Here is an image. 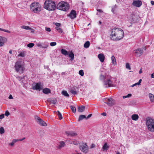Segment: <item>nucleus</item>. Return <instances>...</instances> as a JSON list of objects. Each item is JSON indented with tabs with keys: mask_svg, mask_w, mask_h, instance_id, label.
<instances>
[{
	"mask_svg": "<svg viewBox=\"0 0 154 154\" xmlns=\"http://www.w3.org/2000/svg\"><path fill=\"white\" fill-rule=\"evenodd\" d=\"M124 36V32L122 29L115 28L111 30L110 38L113 40L118 41L122 39Z\"/></svg>",
	"mask_w": 154,
	"mask_h": 154,
	"instance_id": "obj_1",
	"label": "nucleus"
},
{
	"mask_svg": "<svg viewBox=\"0 0 154 154\" xmlns=\"http://www.w3.org/2000/svg\"><path fill=\"white\" fill-rule=\"evenodd\" d=\"M100 79L103 83V86L105 88L113 86V82L112 78L110 76L106 75L104 76L101 74L100 76Z\"/></svg>",
	"mask_w": 154,
	"mask_h": 154,
	"instance_id": "obj_2",
	"label": "nucleus"
},
{
	"mask_svg": "<svg viewBox=\"0 0 154 154\" xmlns=\"http://www.w3.org/2000/svg\"><path fill=\"white\" fill-rule=\"evenodd\" d=\"M44 7L48 11H54L56 7L55 3L51 0L46 1Z\"/></svg>",
	"mask_w": 154,
	"mask_h": 154,
	"instance_id": "obj_3",
	"label": "nucleus"
},
{
	"mask_svg": "<svg viewBox=\"0 0 154 154\" xmlns=\"http://www.w3.org/2000/svg\"><path fill=\"white\" fill-rule=\"evenodd\" d=\"M69 8V5L68 3L64 2H61L59 3L57 6V8L59 10L66 11Z\"/></svg>",
	"mask_w": 154,
	"mask_h": 154,
	"instance_id": "obj_4",
	"label": "nucleus"
},
{
	"mask_svg": "<svg viewBox=\"0 0 154 154\" xmlns=\"http://www.w3.org/2000/svg\"><path fill=\"white\" fill-rule=\"evenodd\" d=\"M41 7L38 2L32 3L30 5L31 10L35 13H38L41 10Z\"/></svg>",
	"mask_w": 154,
	"mask_h": 154,
	"instance_id": "obj_5",
	"label": "nucleus"
},
{
	"mask_svg": "<svg viewBox=\"0 0 154 154\" xmlns=\"http://www.w3.org/2000/svg\"><path fill=\"white\" fill-rule=\"evenodd\" d=\"M146 124L148 130L151 132H154V120L152 119H146Z\"/></svg>",
	"mask_w": 154,
	"mask_h": 154,
	"instance_id": "obj_6",
	"label": "nucleus"
},
{
	"mask_svg": "<svg viewBox=\"0 0 154 154\" xmlns=\"http://www.w3.org/2000/svg\"><path fill=\"white\" fill-rule=\"evenodd\" d=\"M23 64L22 61H18L16 63L15 68L17 72H23Z\"/></svg>",
	"mask_w": 154,
	"mask_h": 154,
	"instance_id": "obj_7",
	"label": "nucleus"
},
{
	"mask_svg": "<svg viewBox=\"0 0 154 154\" xmlns=\"http://www.w3.org/2000/svg\"><path fill=\"white\" fill-rule=\"evenodd\" d=\"M103 102L107 104L109 106H111L114 104L115 102L113 99L111 97L104 98L103 99Z\"/></svg>",
	"mask_w": 154,
	"mask_h": 154,
	"instance_id": "obj_8",
	"label": "nucleus"
},
{
	"mask_svg": "<svg viewBox=\"0 0 154 154\" xmlns=\"http://www.w3.org/2000/svg\"><path fill=\"white\" fill-rule=\"evenodd\" d=\"M79 148L82 152L85 153L88 152V147L86 143H81L79 146Z\"/></svg>",
	"mask_w": 154,
	"mask_h": 154,
	"instance_id": "obj_9",
	"label": "nucleus"
},
{
	"mask_svg": "<svg viewBox=\"0 0 154 154\" xmlns=\"http://www.w3.org/2000/svg\"><path fill=\"white\" fill-rule=\"evenodd\" d=\"M35 118L36 122L40 125L44 126H46L47 125L46 123L38 116H35Z\"/></svg>",
	"mask_w": 154,
	"mask_h": 154,
	"instance_id": "obj_10",
	"label": "nucleus"
},
{
	"mask_svg": "<svg viewBox=\"0 0 154 154\" xmlns=\"http://www.w3.org/2000/svg\"><path fill=\"white\" fill-rule=\"evenodd\" d=\"M143 52V49L141 48H137L133 51V53L135 54V56L137 57H140L142 55Z\"/></svg>",
	"mask_w": 154,
	"mask_h": 154,
	"instance_id": "obj_11",
	"label": "nucleus"
},
{
	"mask_svg": "<svg viewBox=\"0 0 154 154\" xmlns=\"http://www.w3.org/2000/svg\"><path fill=\"white\" fill-rule=\"evenodd\" d=\"M132 5L137 7H140L142 5V2L139 0H135L133 1Z\"/></svg>",
	"mask_w": 154,
	"mask_h": 154,
	"instance_id": "obj_12",
	"label": "nucleus"
},
{
	"mask_svg": "<svg viewBox=\"0 0 154 154\" xmlns=\"http://www.w3.org/2000/svg\"><path fill=\"white\" fill-rule=\"evenodd\" d=\"M7 41V39L5 38L0 36V46H3Z\"/></svg>",
	"mask_w": 154,
	"mask_h": 154,
	"instance_id": "obj_13",
	"label": "nucleus"
},
{
	"mask_svg": "<svg viewBox=\"0 0 154 154\" xmlns=\"http://www.w3.org/2000/svg\"><path fill=\"white\" fill-rule=\"evenodd\" d=\"M76 11L72 10L70 12L69 16L72 19H73L76 17Z\"/></svg>",
	"mask_w": 154,
	"mask_h": 154,
	"instance_id": "obj_14",
	"label": "nucleus"
},
{
	"mask_svg": "<svg viewBox=\"0 0 154 154\" xmlns=\"http://www.w3.org/2000/svg\"><path fill=\"white\" fill-rule=\"evenodd\" d=\"M32 88L33 90H41L42 88L41 87V84L40 83H37L35 85H33Z\"/></svg>",
	"mask_w": 154,
	"mask_h": 154,
	"instance_id": "obj_15",
	"label": "nucleus"
},
{
	"mask_svg": "<svg viewBox=\"0 0 154 154\" xmlns=\"http://www.w3.org/2000/svg\"><path fill=\"white\" fill-rule=\"evenodd\" d=\"M98 58L101 62H103L104 61L105 57L103 54H100L98 55Z\"/></svg>",
	"mask_w": 154,
	"mask_h": 154,
	"instance_id": "obj_16",
	"label": "nucleus"
},
{
	"mask_svg": "<svg viewBox=\"0 0 154 154\" xmlns=\"http://www.w3.org/2000/svg\"><path fill=\"white\" fill-rule=\"evenodd\" d=\"M85 109V107L84 106H81L78 107V111L80 112H82L84 111Z\"/></svg>",
	"mask_w": 154,
	"mask_h": 154,
	"instance_id": "obj_17",
	"label": "nucleus"
},
{
	"mask_svg": "<svg viewBox=\"0 0 154 154\" xmlns=\"http://www.w3.org/2000/svg\"><path fill=\"white\" fill-rule=\"evenodd\" d=\"M48 101L50 102L51 103L54 104H55L57 102V100L55 98H49L48 99Z\"/></svg>",
	"mask_w": 154,
	"mask_h": 154,
	"instance_id": "obj_18",
	"label": "nucleus"
},
{
	"mask_svg": "<svg viewBox=\"0 0 154 154\" xmlns=\"http://www.w3.org/2000/svg\"><path fill=\"white\" fill-rule=\"evenodd\" d=\"M66 133L68 136H70L71 137L76 136L77 134L76 133L71 131H66Z\"/></svg>",
	"mask_w": 154,
	"mask_h": 154,
	"instance_id": "obj_19",
	"label": "nucleus"
},
{
	"mask_svg": "<svg viewBox=\"0 0 154 154\" xmlns=\"http://www.w3.org/2000/svg\"><path fill=\"white\" fill-rule=\"evenodd\" d=\"M43 92L46 94H48L51 93V91L50 89L47 88H45L43 89Z\"/></svg>",
	"mask_w": 154,
	"mask_h": 154,
	"instance_id": "obj_20",
	"label": "nucleus"
},
{
	"mask_svg": "<svg viewBox=\"0 0 154 154\" xmlns=\"http://www.w3.org/2000/svg\"><path fill=\"white\" fill-rule=\"evenodd\" d=\"M68 55L69 57L71 58L70 60L71 61L73 60L74 57V55L72 51H71L69 53H68Z\"/></svg>",
	"mask_w": 154,
	"mask_h": 154,
	"instance_id": "obj_21",
	"label": "nucleus"
},
{
	"mask_svg": "<svg viewBox=\"0 0 154 154\" xmlns=\"http://www.w3.org/2000/svg\"><path fill=\"white\" fill-rule=\"evenodd\" d=\"M139 118V116L138 115L134 114L132 115L131 119L134 121L137 120Z\"/></svg>",
	"mask_w": 154,
	"mask_h": 154,
	"instance_id": "obj_22",
	"label": "nucleus"
},
{
	"mask_svg": "<svg viewBox=\"0 0 154 154\" xmlns=\"http://www.w3.org/2000/svg\"><path fill=\"white\" fill-rule=\"evenodd\" d=\"M109 148V147L108 146L107 143H105L103 145L102 149L103 151H106Z\"/></svg>",
	"mask_w": 154,
	"mask_h": 154,
	"instance_id": "obj_23",
	"label": "nucleus"
},
{
	"mask_svg": "<svg viewBox=\"0 0 154 154\" xmlns=\"http://www.w3.org/2000/svg\"><path fill=\"white\" fill-rule=\"evenodd\" d=\"M149 97L150 101L152 102H154V95L151 93H149Z\"/></svg>",
	"mask_w": 154,
	"mask_h": 154,
	"instance_id": "obj_24",
	"label": "nucleus"
},
{
	"mask_svg": "<svg viewBox=\"0 0 154 154\" xmlns=\"http://www.w3.org/2000/svg\"><path fill=\"white\" fill-rule=\"evenodd\" d=\"M61 53L65 56H66L68 54V51L64 49H61Z\"/></svg>",
	"mask_w": 154,
	"mask_h": 154,
	"instance_id": "obj_25",
	"label": "nucleus"
},
{
	"mask_svg": "<svg viewBox=\"0 0 154 154\" xmlns=\"http://www.w3.org/2000/svg\"><path fill=\"white\" fill-rule=\"evenodd\" d=\"M112 63L114 65L116 64V59L114 56H112L111 57Z\"/></svg>",
	"mask_w": 154,
	"mask_h": 154,
	"instance_id": "obj_26",
	"label": "nucleus"
},
{
	"mask_svg": "<svg viewBox=\"0 0 154 154\" xmlns=\"http://www.w3.org/2000/svg\"><path fill=\"white\" fill-rule=\"evenodd\" d=\"M90 43L89 41H86L84 45V47L86 48H88L90 46Z\"/></svg>",
	"mask_w": 154,
	"mask_h": 154,
	"instance_id": "obj_27",
	"label": "nucleus"
},
{
	"mask_svg": "<svg viewBox=\"0 0 154 154\" xmlns=\"http://www.w3.org/2000/svg\"><path fill=\"white\" fill-rule=\"evenodd\" d=\"M18 142L17 139H14L12 142L9 143V145H10L11 146H14V143Z\"/></svg>",
	"mask_w": 154,
	"mask_h": 154,
	"instance_id": "obj_28",
	"label": "nucleus"
},
{
	"mask_svg": "<svg viewBox=\"0 0 154 154\" xmlns=\"http://www.w3.org/2000/svg\"><path fill=\"white\" fill-rule=\"evenodd\" d=\"M86 118L85 116L83 115H80L79 117L78 121H80L84 119H86Z\"/></svg>",
	"mask_w": 154,
	"mask_h": 154,
	"instance_id": "obj_29",
	"label": "nucleus"
},
{
	"mask_svg": "<svg viewBox=\"0 0 154 154\" xmlns=\"http://www.w3.org/2000/svg\"><path fill=\"white\" fill-rule=\"evenodd\" d=\"M62 94L64 95V96L69 97V95L67 93V92L65 91H63L62 92Z\"/></svg>",
	"mask_w": 154,
	"mask_h": 154,
	"instance_id": "obj_30",
	"label": "nucleus"
},
{
	"mask_svg": "<svg viewBox=\"0 0 154 154\" xmlns=\"http://www.w3.org/2000/svg\"><path fill=\"white\" fill-rule=\"evenodd\" d=\"M70 109L73 113H75L76 112V108L75 107L73 106H70Z\"/></svg>",
	"mask_w": 154,
	"mask_h": 154,
	"instance_id": "obj_31",
	"label": "nucleus"
},
{
	"mask_svg": "<svg viewBox=\"0 0 154 154\" xmlns=\"http://www.w3.org/2000/svg\"><path fill=\"white\" fill-rule=\"evenodd\" d=\"M21 28L26 30H29L31 29V28L29 27V26H21Z\"/></svg>",
	"mask_w": 154,
	"mask_h": 154,
	"instance_id": "obj_32",
	"label": "nucleus"
},
{
	"mask_svg": "<svg viewBox=\"0 0 154 154\" xmlns=\"http://www.w3.org/2000/svg\"><path fill=\"white\" fill-rule=\"evenodd\" d=\"M57 112L58 113L57 114V115L58 116L59 119L60 120H61L63 118L62 114L59 111H58Z\"/></svg>",
	"mask_w": 154,
	"mask_h": 154,
	"instance_id": "obj_33",
	"label": "nucleus"
},
{
	"mask_svg": "<svg viewBox=\"0 0 154 154\" xmlns=\"http://www.w3.org/2000/svg\"><path fill=\"white\" fill-rule=\"evenodd\" d=\"M5 133V130L3 127H1L0 128V134H2Z\"/></svg>",
	"mask_w": 154,
	"mask_h": 154,
	"instance_id": "obj_34",
	"label": "nucleus"
},
{
	"mask_svg": "<svg viewBox=\"0 0 154 154\" xmlns=\"http://www.w3.org/2000/svg\"><path fill=\"white\" fill-rule=\"evenodd\" d=\"M55 28L59 33H61L62 32V30L60 28L58 27H56Z\"/></svg>",
	"mask_w": 154,
	"mask_h": 154,
	"instance_id": "obj_35",
	"label": "nucleus"
},
{
	"mask_svg": "<svg viewBox=\"0 0 154 154\" xmlns=\"http://www.w3.org/2000/svg\"><path fill=\"white\" fill-rule=\"evenodd\" d=\"M65 143L63 141L60 143V144L59 145V148H60L63 147L64 146Z\"/></svg>",
	"mask_w": 154,
	"mask_h": 154,
	"instance_id": "obj_36",
	"label": "nucleus"
},
{
	"mask_svg": "<svg viewBox=\"0 0 154 154\" xmlns=\"http://www.w3.org/2000/svg\"><path fill=\"white\" fill-rule=\"evenodd\" d=\"M132 95L131 94H128L127 95L124 96H123V98L124 99L126 98L130 97Z\"/></svg>",
	"mask_w": 154,
	"mask_h": 154,
	"instance_id": "obj_37",
	"label": "nucleus"
},
{
	"mask_svg": "<svg viewBox=\"0 0 154 154\" xmlns=\"http://www.w3.org/2000/svg\"><path fill=\"white\" fill-rule=\"evenodd\" d=\"M79 74L81 76H83L84 75V72L82 70H81L79 71Z\"/></svg>",
	"mask_w": 154,
	"mask_h": 154,
	"instance_id": "obj_38",
	"label": "nucleus"
},
{
	"mask_svg": "<svg viewBox=\"0 0 154 154\" xmlns=\"http://www.w3.org/2000/svg\"><path fill=\"white\" fill-rule=\"evenodd\" d=\"M34 45V44L33 43H30L28 44L27 46L30 48L32 47Z\"/></svg>",
	"mask_w": 154,
	"mask_h": 154,
	"instance_id": "obj_39",
	"label": "nucleus"
},
{
	"mask_svg": "<svg viewBox=\"0 0 154 154\" xmlns=\"http://www.w3.org/2000/svg\"><path fill=\"white\" fill-rule=\"evenodd\" d=\"M0 31H4V32H8V33H10L11 32L10 31H9V30H5V29H2L1 28H0Z\"/></svg>",
	"mask_w": 154,
	"mask_h": 154,
	"instance_id": "obj_40",
	"label": "nucleus"
},
{
	"mask_svg": "<svg viewBox=\"0 0 154 154\" xmlns=\"http://www.w3.org/2000/svg\"><path fill=\"white\" fill-rule=\"evenodd\" d=\"M133 16L134 15L133 14H131L130 17H129V18H128L131 21L133 20Z\"/></svg>",
	"mask_w": 154,
	"mask_h": 154,
	"instance_id": "obj_41",
	"label": "nucleus"
},
{
	"mask_svg": "<svg viewBox=\"0 0 154 154\" xmlns=\"http://www.w3.org/2000/svg\"><path fill=\"white\" fill-rule=\"evenodd\" d=\"M70 92L72 94H77V92L72 89L71 90Z\"/></svg>",
	"mask_w": 154,
	"mask_h": 154,
	"instance_id": "obj_42",
	"label": "nucleus"
},
{
	"mask_svg": "<svg viewBox=\"0 0 154 154\" xmlns=\"http://www.w3.org/2000/svg\"><path fill=\"white\" fill-rule=\"evenodd\" d=\"M56 43L55 42H51L50 43V45L51 46H53L56 45Z\"/></svg>",
	"mask_w": 154,
	"mask_h": 154,
	"instance_id": "obj_43",
	"label": "nucleus"
},
{
	"mask_svg": "<svg viewBox=\"0 0 154 154\" xmlns=\"http://www.w3.org/2000/svg\"><path fill=\"white\" fill-rule=\"evenodd\" d=\"M126 68L128 69L129 70H130L131 69L129 63H126Z\"/></svg>",
	"mask_w": 154,
	"mask_h": 154,
	"instance_id": "obj_44",
	"label": "nucleus"
},
{
	"mask_svg": "<svg viewBox=\"0 0 154 154\" xmlns=\"http://www.w3.org/2000/svg\"><path fill=\"white\" fill-rule=\"evenodd\" d=\"M45 30L48 32H50L51 31V29L50 28L47 27H45Z\"/></svg>",
	"mask_w": 154,
	"mask_h": 154,
	"instance_id": "obj_45",
	"label": "nucleus"
},
{
	"mask_svg": "<svg viewBox=\"0 0 154 154\" xmlns=\"http://www.w3.org/2000/svg\"><path fill=\"white\" fill-rule=\"evenodd\" d=\"M18 56L24 57V52H21L18 55Z\"/></svg>",
	"mask_w": 154,
	"mask_h": 154,
	"instance_id": "obj_46",
	"label": "nucleus"
},
{
	"mask_svg": "<svg viewBox=\"0 0 154 154\" xmlns=\"http://www.w3.org/2000/svg\"><path fill=\"white\" fill-rule=\"evenodd\" d=\"M9 114H10V113H9V112L8 111H6V112L5 113V115L7 116H9Z\"/></svg>",
	"mask_w": 154,
	"mask_h": 154,
	"instance_id": "obj_47",
	"label": "nucleus"
},
{
	"mask_svg": "<svg viewBox=\"0 0 154 154\" xmlns=\"http://www.w3.org/2000/svg\"><path fill=\"white\" fill-rule=\"evenodd\" d=\"M4 115L2 114L0 115V119H2L4 118Z\"/></svg>",
	"mask_w": 154,
	"mask_h": 154,
	"instance_id": "obj_48",
	"label": "nucleus"
},
{
	"mask_svg": "<svg viewBox=\"0 0 154 154\" xmlns=\"http://www.w3.org/2000/svg\"><path fill=\"white\" fill-rule=\"evenodd\" d=\"M55 25L57 26V27H58L59 26L60 24V23H56L55 24Z\"/></svg>",
	"mask_w": 154,
	"mask_h": 154,
	"instance_id": "obj_49",
	"label": "nucleus"
},
{
	"mask_svg": "<svg viewBox=\"0 0 154 154\" xmlns=\"http://www.w3.org/2000/svg\"><path fill=\"white\" fill-rule=\"evenodd\" d=\"M25 139V137H23L22 139H17L18 140V141H22Z\"/></svg>",
	"mask_w": 154,
	"mask_h": 154,
	"instance_id": "obj_50",
	"label": "nucleus"
},
{
	"mask_svg": "<svg viewBox=\"0 0 154 154\" xmlns=\"http://www.w3.org/2000/svg\"><path fill=\"white\" fill-rule=\"evenodd\" d=\"M95 144H91V145L90 148H93L94 147H95Z\"/></svg>",
	"mask_w": 154,
	"mask_h": 154,
	"instance_id": "obj_51",
	"label": "nucleus"
},
{
	"mask_svg": "<svg viewBox=\"0 0 154 154\" xmlns=\"http://www.w3.org/2000/svg\"><path fill=\"white\" fill-rule=\"evenodd\" d=\"M92 116V114H89L88 115L87 117H86V119H88L91 117Z\"/></svg>",
	"mask_w": 154,
	"mask_h": 154,
	"instance_id": "obj_52",
	"label": "nucleus"
},
{
	"mask_svg": "<svg viewBox=\"0 0 154 154\" xmlns=\"http://www.w3.org/2000/svg\"><path fill=\"white\" fill-rule=\"evenodd\" d=\"M73 143L75 145H76L79 143V142L77 141H74L73 142Z\"/></svg>",
	"mask_w": 154,
	"mask_h": 154,
	"instance_id": "obj_53",
	"label": "nucleus"
},
{
	"mask_svg": "<svg viewBox=\"0 0 154 154\" xmlns=\"http://www.w3.org/2000/svg\"><path fill=\"white\" fill-rule=\"evenodd\" d=\"M116 8H112V11L113 13V14L115 13V9Z\"/></svg>",
	"mask_w": 154,
	"mask_h": 154,
	"instance_id": "obj_54",
	"label": "nucleus"
},
{
	"mask_svg": "<svg viewBox=\"0 0 154 154\" xmlns=\"http://www.w3.org/2000/svg\"><path fill=\"white\" fill-rule=\"evenodd\" d=\"M101 115L104 116H106V113L104 112L102 113Z\"/></svg>",
	"mask_w": 154,
	"mask_h": 154,
	"instance_id": "obj_55",
	"label": "nucleus"
},
{
	"mask_svg": "<svg viewBox=\"0 0 154 154\" xmlns=\"http://www.w3.org/2000/svg\"><path fill=\"white\" fill-rule=\"evenodd\" d=\"M141 81H142V79H140L139 80L138 82H137L138 83V85H140V83H141Z\"/></svg>",
	"mask_w": 154,
	"mask_h": 154,
	"instance_id": "obj_56",
	"label": "nucleus"
},
{
	"mask_svg": "<svg viewBox=\"0 0 154 154\" xmlns=\"http://www.w3.org/2000/svg\"><path fill=\"white\" fill-rule=\"evenodd\" d=\"M8 98L9 99H12L13 98V97L11 95H10L9 97Z\"/></svg>",
	"mask_w": 154,
	"mask_h": 154,
	"instance_id": "obj_57",
	"label": "nucleus"
},
{
	"mask_svg": "<svg viewBox=\"0 0 154 154\" xmlns=\"http://www.w3.org/2000/svg\"><path fill=\"white\" fill-rule=\"evenodd\" d=\"M151 78H154V73L151 74Z\"/></svg>",
	"mask_w": 154,
	"mask_h": 154,
	"instance_id": "obj_58",
	"label": "nucleus"
},
{
	"mask_svg": "<svg viewBox=\"0 0 154 154\" xmlns=\"http://www.w3.org/2000/svg\"><path fill=\"white\" fill-rule=\"evenodd\" d=\"M151 3L152 5H154V2L153 1H151Z\"/></svg>",
	"mask_w": 154,
	"mask_h": 154,
	"instance_id": "obj_59",
	"label": "nucleus"
},
{
	"mask_svg": "<svg viewBox=\"0 0 154 154\" xmlns=\"http://www.w3.org/2000/svg\"><path fill=\"white\" fill-rule=\"evenodd\" d=\"M97 11H98V12H102V11L101 9H97Z\"/></svg>",
	"mask_w": 154,
	"mask_h": 154,
	"instance_id": "obj_60",
	"label": "nucleus"
},
{
	"mask_svg": "<svg viewBox=\"0 0 154 154\" xmlns=\"http://www.w3.org/2000/svg\"><path fill=\"white\" fill-rule=\"evenodd\" d=\"M142 72V71L141 70V69L139 71V73L140 74Z\"/></svg>",
	"mask_w": 154,
	"mask_h": 154,
	"instance_id": "obj_61",
	"label": "nucleus"
},
{
	"mask_svg": "<svg viewBox=\"0 0 154 154\" xmlns=\"http://www.w3.org/2000/svg\"><path fill=\"white\" fill-rule=\"evenodd\" d=\"M134 85L135 86L137 85H138V83L137 82V83H135L134 84Z\"/></svg>",
	"mask_w": 154,
	"mask_h": 154,
	"instance_id": "obj_62",
	"label": "nucleus"
},
{
	"mask_svg": "<svg viewBox=\"0 0 154 154\" xmlns=\"http://www.w3.org/2000/svg\"><path fill=\"white\" fill-rule=\"evenodd\" d=\"M12 50H10L9 51V53L10 54H12Z\"/></svg>",
	"mask_w": 154,
	"mask_h": 154,
	"instance_id": "obj_63",
	"label": "nucleus"
},
{
	"mask_svg": "<svg viewBox=\"0 0 154 154\" xmlns=\"http://www.w3.org/2000/svg\"><path fill=\"white\" fill-rule=\"evenodd\" d=\"M135 86V85H134V84L132 85L131 86V87H134Z\"/></svg>",
	"mask_w": 154,
	"mask_h": 154,
	"instance_id": "obj_64",
	"label": "nucleus"
}]
</instances>
